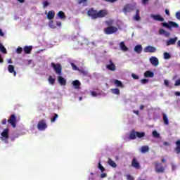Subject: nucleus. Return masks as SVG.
<instances>
[{"label":"nucleus","instance_id":"0e129e2a","mask_svg":"<svg viewBox=\"0 0 180 180\" xmlns=\"http://www.w3.org/2000/svg\"><path fill=\"white\" fill-rule=\"evenodd\" d=\"M91 95L92 96H97L96 92L95 91H91Z\"/></svg>","mask_w":180,"mask_h":180},{"label":"nucleus","instance_id":"7c9ffc66","mask_svg":"<svg viewBox=\"0 0 180 180\" xmlns=\"http://www.w3.org/2000/svg\"><path fill=\"white\" fill-rule=\"evenodd\" d=\"M149 150H150V148H148V146H143L141 148V152L144 153L148 152Z\"/></svg>","mask_w":180,"mask_h":180},{"label":"nucleus","instance_id":"37998d69","mask_svg":"<svg viewBox=\"0 0 180 180\" xmlns=\"http://www.w3.org/2000/svg\"><path fill=\"white\" fill-rule=\"evenodd\" d=\"M134 20L139 21L140 19H141V18L140 17V15L136 14L134 17Z\"/></svg>","mask_w":180,"mask_h":180},{"label":"nucleus","instance_id":"13d9d810","mask_svg":"<svg viewBox=\"0 0 180 180\" xmlns=\"http://www.w3.org/2000/svg\"><path fill=\"white\" fill-rule=\"evenodd\" d=\"M164 84L166 86H168L169 85V82H168V80H165Z\"/></svg>","mask_w":180,"mask_h":180},{"label":"nucleus","instance_id":"aec40b11","mask_svg":"<svg viewBox=\"0 0 180 180\" xmlns=\"http://www.w3.org/2000/svg\"><path fill=\"white\" fill-rule=\"evenodd\" d=\"M134 50L138 54H141V51H143V46L141 45H136L134 46Z\"/></svg>","mask_w":180,"mask_h":180},{"label":"nucleus","instance_id":"393cba45","mask_svg":"<svg viewBox=\"0 0 180 180\" xmlns=\"http://www.w3.org/2000/svg\"><path fill=\"white\" fill-rule=\"evenodd\" d=\"M56 15V13L53 11H49L47 15V18L49 20H51V19H54V15Z\"/></svg>","mask_w":180,"mask_h":180},{"label":"nucleus","instance_id":"2eb2a0df","mask_svg":"<svg viewBox=\"0 0 180 180\" xmlns=\"http://www.w3.org/2000/svg\"><path fill=\"white\" fill-rule=\"evenodd\" d=\"M131 165L136 169H140V163L137 161V159L134 158L131 161Z\"/></svg>","mask_w":180,"mask_h":180},{"label":"nucleus","instance_id":"338daca9","mask_svg":"<svg viewBox=\"0 0 180 180\" xmlns=\"http://www.w3.org/2000/svg\"><path fill=\"white\" fill-rule=\"evenodd\" d=\"M175 95H176V96H180V92H179V91H176V92H175Z\"/></svg>","mask_w":180,"mask_h":180},{"label":"nucleus","instance_id":"f03ea898","mask_svg":"<svg viewBox=\"0 0 180 180\" xmlns=\"http://www.w3.org/2000/svg\"><path fill=\"white\" fill-rule=\"evenodd\" d=\"M37 127L38 130H39L40 131H43L46 129H47L48 126H47V122H46V120L42 119L39 120L37 125Z\"/></svg>","mask_w":180,"mask_h":180},{"label":"nucleus","instance_id":"ea45409f","mask_svg":"<svg viewBox=\"0 0 180 180\" xmlns=\"http://www.w3.org/2000/svg\"><path fill=\"white\" fill-rule=\"evenodd\" d=\"M98 168L100 169L101 172H103V171H105V167L102 166V165L101 164V162H98Z\"/></svg>","mask_w":180,"mask_h":180},{"label":"nucleus","instance_id":"39448f33","mask_svg":"<svg viewBox=\"0 0 180 180\" xmlns=\"http://www.w3.org/2000/svg\"><path fill=\"white\" fill-rule=\"evenodd\" d=\"M88 16H90L91 19H98V11L94 9V8H91L87 11Z\"/></svg>","mask_w":180,"mask_h":180},{"label":"nucleus","instance_id":"6e6552de","mask_svg":"<svg viewBox=\"0 0 180 180\" xmlns=\"http://www.w3.org/2000/svg\"><path fill=\"white\" fill-rule=\"evenodd\" d=\"M122 11L124 13L133 12V11H134V6L130 4H126L125 6H124Z\"/></svg>","mask_w":180,"mask_h":180},{"label":"nucleus","instance_id":"79ce46f5","mask_svg":"<svg viewBox=\"0 0 180 180\" xmlns=\"http://www.w3.org/2000/svg\"><path fill=\"white\" fill-rule=\"evenodd\" d=\"M23 51V49L22 47H19L16 49V53L18 54H22V52Z\"/></svg>","mask_w":180,"mask_h":180},{"label":"nucleus","instance_id":"3c124183","mask_svg":"<svg viewBox=\"0 0 180 180\" xmlns=\"http://www.w3.org/2000/svg\"><path fill=\"white\" fill-rule=\"evenodd\" d=\"M88 0H78V4L81 5V4H84V2H86Z\"/></svg>","mask_w":180,"mask_h":180},{"label":"nucleus","instance_id":"69168bd1","mask_svg":"<svg viewBox=\"0 0 180 180\" xmlns=\"http://www.w3.org/2000/svg\"><path fill=\"white\" fill-rule=\"evenodd\" d=\"M56 25H57V26H61V22L60 21H57Z\"/></svg>","mask_w":180,"mask_h":180},{"label":"nucleus","instance_id":"c756f323","mask_svg":"<svg viewBox=\"0 0 180 180\" xmlns=\"http://www.w3.org/2000/svg\"><path fill=\"white\" fill-rule=\"evenodd\" d=\"M110 91L114 95H120V90H119L117 88L111 89Z\"/></svg>","mask_w":180,"mask_h":180},{"label":"nucleus","instance_id":"603ef678","mask_svg":"<svg viewBox=\"0 0 180 180\" xmlns=\"http://www.w3.org/2000/svg\"><path fill=\"white\" fill-rule=\"evenodd\" d=\"M105 2H110L111 4H115L117 0H104Z\"/></svg>","mask_w":180,"mask_h":180},{"label":"nucleus","instance_id":"bf43d9fd","mask_svg":"<svg viewBox=\"0 0 180 180\" xmlns=\"http://www.w3.org/2000/svg\"><path fill=\"white\" fill-rule=\"evenodd\" d=\"M43 6H44V8H46V6H49V3L47 1H44L43 3Z\"/></svg>","mask_w":180,"mask_h":180},{"label":"nucleus","instance_id":"c9c22d12","mask_svg":"<svg viewBox=\"0 0 180 180\" xmlns=\"http://www.w3.org/2000/svg\"><path fill=\"white\" fill-rule=\"evenodd\" d=\"M164 58L165 60H169V58H171V55L168 52H165Z\"/></svg>","mask_w":180,"mask_h":180},{"label":"nucleus","instance_id":"9b49d317","mask_svg":"<svg viewBox=\"0 0 180 180\" xmlns=\"http://www.w3.org/2000/svg\"><path fill=\"white\" fill-rule=\"evenodd\" d=\"M144 53H155L157 51V48L153 46H147L143 49Z\"/></svg>","mask_w":180,"mask_h":180},{"label":"nucleus","instance_id":"2f4dec72","mask_svg":"<svg viewBox=\"0 0 180 180\" xmlns=\"http://www.w3.org/2000/svg\"><path fill=\"white\" fill-rule=\"evenodd\" d=\"M145 136H146V133L136 131V137H138V139H142V137H145Z\"/></svg>","mask_w":180,"mask_h":180},{"label":"nucleus","instance_id":"864d4df0","mask_svg":"<svg viewBox=\"0 0 180 180\" xmlns=\"http://www.w3.org/2000/svg\"><path fill=\"white\" fill-rule=\"evenodd\" d=\"M143 5H147L148 4V1L150 0H141Z\"/></svg>","mask_w":180,"mask_h":180},{"label":"nucleus","instance_id":"c85d7f7f","mask_svg":"<svg viewBox=\"0 0 180 180\" xmlns=\"http://www.w3.org/2000/svg\"><path fill=\"white\" fill-rule=\"evenodd\" d=\"M0 51L4 54H8V51H6V49L2 43H0Z\"/></svg>","mask_w":180,"mask_h":180},{"label":"nucleus","instance_id":"b1692460","mask_svg":"<svg viewBox=\"0 0 180 180\" xmlns=\"http://www.w3.org/2000/svg\"><path fill=\"white\" fill-rule=\"evenodd\" d=\"M114 84L116 85V86H118L119 88H124V84L122 83V81L115 79L114 81Z\"/></svg>","mask_w":180,"mask_h":180},{"label":"nucleus","instance_id":"f704fd0d","mask_svg":"<svg viewBox=\"0 0 180 180\" xmlns=\"http://www.w3.org/2000/svg\"><path fill=\"white\" fill-rule=\"evenodd\" d=\"M48 81L49 83L51 84V85H54V82H56V79L53 78V76H49Z\"/></svg>","mask_w":180,"mask_h":180},{"label":"nucleus","instance_id":"de8ad7c7","mask_svg":"<svg viewBox=\"0 0 180 180\" xmlns=\"http://www.w3.org/2000/svg\"><path fill=\"white\" fill-rule=\"evenodd\" d=\"M165 30L164 29L159 30V34H165Z\"/></svg>","mask_w":180,"mask_h":180},{"label":"nucleus","instance_id":"774afa93","mask_svg":"<svg viewBox=\"0 0 180 180\" xmlns=\"http://www.w3.org/2000/svg\"><path fill=\"white\" fill-rule=\"evenodd\" d=\"M134 113H135V115H139L140 112L139 110H134Z\"/></svg>","mask_w":180,"mask_h":180},{"label":"nucleus","instance_id":"ddd939ff","mask_svg":"<svg viewBox=\"0 0 180 180\" xmlns=\"http://www.w3.org/2000/svg\"><path fill=\"white\" fill-rule=\"evenodd\" d=\"M109 63L110 64L106 65V68L110 71H115L116 65H115V63H113V61H112V60H110Z\"/></svg>","mask_w":180,"mask_h":180},{"label":"nucleus","instance_id":"c03bdc74","mask_svg":"<svg viewBox=\"0 0 180 180\" xmlns=\"http://www.w3.org/2000/svg\"><path fill=\"white\" fill-rule=\"evenodd\" d=\"M131 77L134 79H139L140 77H139V75L134 74V73H132L131 74Z\"/></svg>","mask_w":180,"mask_h":180},{"label":"nucleus","instance_id":"dca6fc26","mask_svg":"<svg viewBox=\"0 0 180 180\" xmlns=\"http://www.w3.org/2000/svg\"><path fill=\"white\" fill-rule=\"evenodd\" d=\"M58 82L62 86L67 85V80L62 76L58 77Z\"/></svg>","mask_w":180,"mask_h":180},{"label":"nucleus","instance_id":"1a4fd4ad","mask_svg":"<svg viewBox=\"0 0 180 180\" xmlns=\"http://www.w3.org/2000/svg\"><path fill=\"white\" fill-rule=\"evenodd\" d=\"M7 122L10 124H11L12 127L13 128L16 127V115L13 114L11 115Z\"/></svg>","mask_w":180,"mask_h":180},{"label":"nucleus","instance_id":"6ab92c4d","mask_svg":"<svg viewBox=\"0 0 180 180\" xmlns=\"http://www.w3.org/2000/svg\"><path fill=\"white\" fill-rule=\"evenodd\" d=\"M8 72L10 74H13L14 77H16V71H15V66L12 65H9L8 68Z\"/></svg>","mask_w":180,"mask_h":180},{"label":"nucleus","instance_id":"a19ab883","mask_svg":"<svg viewBox=\"0 0 180 180\" xmlns=\"http://www.w3.org/2000/svg\"><path fill=\"white\" fill-rule=\"evenodd\" d=\"M71 67L74 71H78V70H79L77 65H75L74 63H71Z\"/></svg>","mask_w":180,"mask_h":180},{"label":"nucleus","instance_id":"680f3d73","mask_svg":"<svg viewBox=\"0 0 180 180\" xmlns=\"http://www.w3.org/2000/svg\"><path fill=\"white\" fill-rule=\"evenodd\" d=\"M0 36H1V37H4V36H5V34L4 33V32H2V30L0 29Z\"/></svg>","mask_w":180,"mask_h":180},{"label":"nucleus","instance_id":"0eeeda50","mask_svg":"<svg viewBox=\"0 0 180 180\" xmlns=\"http://www.w3.org/2000/svg\"><path fill=\"white\" fill-rule=\"evenodd\" d=\"M155 171L157 174H164L165 172V167H162L161 163L156 162Z\"/></svg>","mask_w":180,"mask_h":180},{"label":"nucleus","instance_id":"f8f14e48","mask_svg":"<svg viewBox=\"0 0 180 180\" xmlns=\"http://www.w3.org/2000/svg\"><path fill=\"white\" fill-rule=\"evenodd\" d=\"M108 15L107 10H100L97 11V19L98 18H105Z\"/></svg>","mask_w":180,"mask_h":180},{"label":"nucleus","instance_id":"20e7f679","mask_svg":"<svg viewBox=\"0 0 180 180\" xmlns=\"http://www.w3.org/2000/svg\"><path fill=\"white\" fill-rule=\"evenodd\" d=\"M1 140L5 142L6 144H8L9 140V129L6 128L4 129V131L1 134Z\"/></svg>","mask_w":180,"mask_h":180},{"label":"nucleus","instance_id":"f3484780","mask_svg":"<svg viewBox=\"0 0 180 180\" xmlns=\"http://www.w3.org/2000/svg\"><path fill=\"white\" fill-rule=\"evenodd\" d=\"M176 40H178V37L171 38L169 40L166 41L167 46H172L176 43Z\"/></svg>","mask_w":180,"mask_h":180},{"label":"nucleus","instance_id":"f257e3e1","mask_svg":"<svg viewBox=\"0 0 180 180\" xmlns=\"http://www.w3.org/2000/svg\"><path fill=\"white\" fill-rule=\"evenodd\" d=\"M51 67H52V68H53L56 74H57L58 75H61L62 71H63V68L61 67V64H60V63L56 64L54 63H51Z\"/></svg>","mask_w":180,"mask_h":180},{"label":"nucleus","instance_id":"58836bf2","mask_svg":"<svg viewBox=\"0 0 180 180\" xmlns=\"http://www.w3.org/2000/svg\"><path fill=\"white\" fill-rule=\"evenodd\" d=\"M152 134H153V136L156 139L160 137V134H158V132L155 130L153 131Z\"/></svg>","mask_w":180,"mask_h":180},{"label":"nucleus","instance_id":"bb28decb","mask_svg":"<svg viewBox=\"0 0 180 180\" xmlns=\"http://www.w3.org/2000/svg\"><path fill=\"white\" fill-rule=\"evenodd\" d=\"M120 47L122 51H127L129 50V48L126 46L124 41L120 42Z\"/></svg>","mask_w":180,"mask_h":180},{"label":"nucleus","instance_id":"8fccbe9b","mask_svg":"<svg viewBox=\"0 0 180 180\" xmlns=\"http://www.w3.org/2000/svg\"><path fill=\"white\" fill-rule=\"evenodd\" d=\"M127 179L128 180H134V177H133L131 175H127Z\"/></svg>","mask_w":180,"mask_h":180},{"label":"nucleus","instance_id":"a878e982","mask_svg":"<svg viewBox=\"0 0 180 180\" xmlns=\"http://www.w3.org/2000/svg\"><path fill=\"white\" fill-rule=\"evenodd\" d=\"M176 146L174 150L176 151V154H180V139L176 141Z\"/></svg>","mask_w":180,"mask_h":180},{"label":"nucleus","instance_id":"e433bc0d","mask_svg":"<svg viewBox=\"0 0 180 180\" xmlns=\"http://www.w3.org/2000/svg\"><path fill=\"white\" fill-rule=\"evenodd\" d=\"M58 117V114H54V116L53 117L51 118V123H54V122H56V120H57V118Z\"/></svg>","mask_w":180,"mask_h":180},{"label":"nucleus","instance_id":"473e14b6","mask_svg":"<svg viewBox=\"0 0 180 180\" xmlns=\"http://www.w3.org/2000/svg\"><path fill=\"white\" fill-rule=\"evenodd\" d=\"M163 122H164L165 124H166L167 126H168V124H169V122L168 121V117L165 114H163Z\"/></svg>","mask_w":180,"mask_h":180},{"label":"nucleus","instance_id":"4d7b16f0","mask_svg":"<svg viewBox=\"0 0 180 180\" xmlns=\"http://www.w3.org/2000/svg\"><path fill=\"white\" fill-rule=\"evenodd\" d=\"M170 34H170L169 32L165 31V36L166 37H169Z\"/></svg>","mask_w":180,"mask_h":180},{"label":"nucleus","instance_id":"49530a36","mask_svg":"<svg viewBox=\"0 0 180 180\" xmlns=\"http://www.w3.org/2000/svg\"><path fill=\"white\" fill-rule=\"evenodd\" d=\"M179 85H180V79L176 80L174 83V86H179Z\"/></svg>","mask_w":180,"mask_h":180},{"label":"nucleus","instance_id":"a18cd8bd","mask_svg":"<svg viewBox=\"0 0 180 180\" xmlns=\"http://www.w3.org/2000/svg\"><path fill=\"white\" fill-rule=\"evenodd\" d=\"M141 84H147V83H148V79H142L141 80Z\"/></svg>","mask_w":180,"mask_h":180},{"label":"nucleus","instance_id":"052dcab7","mask_svg":"<svg viewBox=\"0 0 180 180\" xmlns=\"http://www.w3.org/2000/svg\"><path fill=\"white\" fill-rule=\"evenodd\" d=\"M163 144L165 146V147H168V146H170L169 143V142H167V141H165V142L163 143Z\"/></svg>","mask_w":180,"mask_h":180},{"label":"nucleus","instance_id":"4c0bfd02","mask_svg":"<svg viewBox=\"0 0 180 180\" xmlns=\"http://www.w3.org/2000/svg\"><path fill=\"white\" fill-rule=\"evenodd\" d=\"M49 26L51 29H56V25H54V22L53 20L49 22Z\"/></svg>","mask_w":180,"mask_h":180},{"label":"nucleus","instance_id":"412c9836","mask_svg":"<svg viewBox=\"0 0 180 180\" xmlns=\"http://www.w3.org/2000/svg\"><path fill=\"white\" fill-rule=\"evenodd\" d=\"M154 77V72L152 71L147 70L144 72L145 78H153Z\"/></svg>","mask_w":180,"mask_h":180},{"label":"nucleus","instance_id":"4468645a","mask_svg":"<svg viewBox=\"0 0 180 180\" xmlns=\"http://www.w3.org/2000/svg\"><path fill=\"white\" fill-rule=\"evenodd\" d=\"M150 18H152L154 20H157L158 22H164L165 19L161 16V15H151Z\"/></svg>","mask_w":180,"mask_h":180},{"label":"nucleus","instance_id":"423d86ee","mask_svg":"<svg viewBox=\"0 0 180 180\" xmlns=\"http://www.w3.org/2000/svg\"><path fill=\"white\" fill-rule=\"evenodd\" d=\"M117 32V27L115 26H110L104 29V33L105 34H113Z\"/></svg>","mask_w":180,"mask_h":180},{"label":"nucleus","instance_id":"cd10ccee","mask_svg":"<svg viewBox=\"0 0 180 180\" xmlns=\"http://www.w3.org/2000/svg\"><path fill=\"white\" fill-rule=\"evenodd\" d=\"M108 165L112 168H116V167H117L116 162H115V161L112 160L110 158H108Z\"/></svg>","mask_w":180,"mask_h":180},{"label":"nucleus","instance_id":"72a5a7b5","mask_svg":"<svg viewBox=\"0 0 180 180\" xmlns=\"http://www.w3.org/2000/svg\"><path fill=\"white\" fill-rule=\"evenodd\" d=\"M58 16H59L60 19H65V13L63 11H59Z\"/></svg>","mask_w":180,"mask_h":180},{"label":"nucleus","instance_id":"09e8293b","mask_svg":"<svg viewBox=\"0 0 180 180\" xmlns=\"http://www.w3.org/2000/svg\"><path fill=\"white\" fill-rule=\"evenodd\" d=\"M176 18L178 19V20H180V12L178 11L176 13Z\"/></svg>","mask_w":180,"mask_h":180},{"label":"nucleus","instance_id":"4be33fe9","mask_svg":"<svg viewBox=\"0 0 180 180\" xmlns=\"http://www.w3.org/2000/svg\"><path fill=\"white\" fill-rule=\"evenodd\" d=\"M72 85L75 86V89H79V87L81 86V82H79V80H74L72 82Z\"/></svg>","mask_w":180,"mask_h":180},{"label":"nucleus","instance_id":"7ed1b4c3","mask_svg":"<svg viewBox=\"0 0 180 180\" xmlns=\"http://www.w3.org/2000/svg\"><path fill=\"white\" fill-rule=\"evenodd\" d=\"M162 26L169 30H171L172 27H175L176 29L179 27V25L174 21H169V22H162Z\"/></svg>","mask_w":180,"mask_h":180},{"label":"nucleus","instance_id":"5fc2aeb1","mask_svg":"<svg viewBox=\"0 0 180 180\" xmlns=\"http://www.w3.org/2000/svg\"><path fill=\"white\" fill-rule=\"evenodd\" d=\"M7 122H8V120H6V119H3L1 121V124H6Z\"/></svg>","mask_w":180,"mask_h":180},{"label":"nucleus","instance_id":"e2e57ef3","mask_svg":"<svg viewBox=\"0 0 180 180\" xmlns=\"http://www.w3.org/2000/svg\"><path fill=\"white\" fill-rule=\"evenodd\" d=\"M165 12L166 15H167V16H169V10L165 9Z\"/></svg>","mask_w":180,"mask_h":180},{"label":"nucleus","instance_id":"9d476101","mask_svg":"<svg viewBox=\"0 0 180 180\" xmlns=\"http://www.w3.org/2000/svg\"><path fill=\"white\" fill-rule=\"evenodd\" d=\"M149 61L154 67H157L160 64V60H158V58L155 56L150 57Z\"/></svg>","mask_w":180,"mask_h":180},{"label":"nucleus","instance_id":"6e6d98bb","mask_svg":"<svg viewBox=\"0 0 180 180\" xmlns=\"http://www.w3.org/2000/svg\"><path fill=\"white\" fill-rule=\"evenodd\" d=\"M108 175L106 174V173H103V174H101V178H106V176H107Z\"/></svg>","mask_w":180,"mask_h":180},{"label":"nucleus","instance_id":"a211bd4d","mask_svg":"<svg viewBox=\"0 0 180 180\" xmlns=\"http://www.w3.org/2000/svg\"><path fill=\"white\" fill-rule=\"evenodd\" d=\"M24 50V53H25V54H30L32 53V50H33V46H25L23 48Z\"/></svg>","mask_w":180,"mask_h":180},{"label":"nucleus","instance_id":"5701e85b","mask_svg":"<svg viewBox=\"0 0 180 180\" xmlns=\"http://www.w3.org/2000/svg\"><path fill=\"white\" fill-rule=\"evenodd\" d=\"M136 131L134 130H131L130 134H129V139L130 140H136Z\"/></svg>","mask_w":180,"mask_h":180}]
</instances>
